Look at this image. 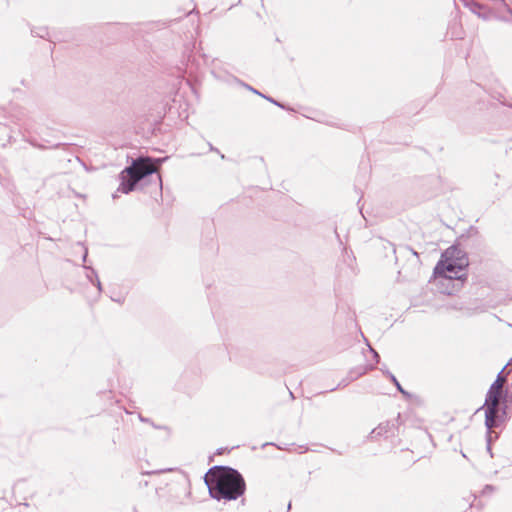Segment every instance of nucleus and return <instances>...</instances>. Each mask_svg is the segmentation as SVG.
Instances as JSON below:
<instances>
[{"label": "nucleus", "instance_id": "obj_1", "mask_svg": "<svg viewBox=\"0 0 512 512\" xmlns=\"http://www.w3.org/2000/svg\"><path fill=\"white\" fill-rule=\"evenodd\" d=\"M204 480L210 495L217 500H235L245 490L243 478L233 469L214 467L206 473Z\"/></svg>", "mask_w": 512, "mask_h": 512}, {"label": "nucleus", "instance_id": "obj_2", "mask_svg": "<svg viewBox=\"0 0 512 512\" xmlns=\"http://www.w3.org/2000/svg\"><path fill=\"white\" fill-rule=\"evenodd\" d=\"M469 260L466 253L458 246H450L442 254L433 270L435 280H460L465 276Z\"/></svg>", "mask_w": 512, "mask_h": 512}, {"label": "nucleus", "instance_id": "obj_3", "mask_svg": "<svg viewBox=\"0 0 512 512\" xmlns=\"http://www.w3.org/2000/svg\"><path fill=\"white\" fill-rule=\"evenodd\" d=\"M156 171L150 158H139L132 162V165L120 173V184L118 191L128 194L136 188L137 183L145 176Z\"/></svg>", "mask_w": 512, "mask_h": 512}, {"label": "nucleus", "instance_id": "obj_4", "mask_svg": "<svg viewBox=\"0 0 512 512\" xmlns=\"http://www.w3.org/2000/svg\"><path fill=\"white\" fill-rule=\"evenodd\" d=\"M503 370L497 375L496 380L490 386L484 404L485 426L488 430V443L491 441V429L497 425L496 414L499 404L500 394L506 378L503 376Z\"/></svg>", "mask_w": 512, "mask_h": 512}, {"label": "nucleus", "instance_id": "obj_5", "mask_svg": "<svg viewBox=\"0 0 512 512\" xmlns=\"http://www.w3.org/2000/svg\"><path fill=\"white\" fill-rule=\"evenodd\" d=\"M369 349H370L371 353L373 354V357H374V359H375V362H376V363H378V361H379V355H378V353H377L374 349H372L371 347H369Z\"/></svg>", "mask_w": 512, "mask_h": 512}, {"label": "nucleus", "instance_id": "obj_6", "mask_svg": "<svg viewBox=\"0 0 512 512\" xmlns=\"http://www.w3.org/2000/svg\"><path fill=\"white\" fill-rule=\"evenodd\" d=\"M389 377L391 378V380L393 381V383H395V385L398 383L397 379L395 378L394 375L392 374H389Z\"/></svg>", "mask_w": 512, "mask_h": 512}, {"label": "nucleus", "instance_id": "obj_7", "mask_svg": "<svg viewBox=\"0 0 512 512\" xmlns=\"http://www.w3.org/2000/svg\"><path fill=\"white\" fill-rule=\"evenodd\" d=\"M396 386H397V388H398V390H399V391H401L402 393H404V391H403V389H402L401 385L399 384V382L396 384Z\"/></svg>", "mask_w": 512, "mask_h": 512}, {"label": "nucleus", "instance_id": "obj_8", "mask_svg": "<svg viewBox=\"0 0 512 512\" xmlns=\"http://www.w3.org/2000/svg\"><path fill=\"white\" fill-rule=\"evenodd\" d=\"M97 287H98L99 290L101 289V283H100V281L98 279H97Z\"/></svg>", "mask_w": 512, "mask_h": 512}, {"label": "nucleus", "instance_id": "obj_9", "mask_svg": "<svg viewBox=\"0 0 512 512\" xmlns=\"http://www.w3.org/2000/svg\"><path fill=\"white\" fill-rule=\"evenodd\" d=\"M269 101L273 102L274 104L278 105V106H281L279 103H277V101H274L272 99H268Z\"/></svg>", "mask_w": 512, "mask_h": 512}, {"label": "nucleus", "instance_id": "obj_10", "mask_svg": "<svg viewBox=\"0 0 512 512\" xmlns=\"http://www.w3.org/2000/svg\"><path fill=\"white\" fill-rule=\"evenodd\" d=\"M413 255H415L416 257H418V253L413 251Z\"/></svg>", "mask_w": 512, "mask_h": 512}]
</instances>
